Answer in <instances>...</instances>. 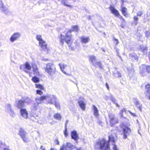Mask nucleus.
<instances>
[{"instance_id": "obj_1", "label": "nucleus", "mask_w": 150, "mask_h": 150, "mask_svg": "<svg viewBox=\"0 0 150 150\" xmlns=\"http://www.w3.org/2000/svg\"><path fill=\"white\" fill-rule=\"evenodd\" d=\"M108 140L107 141L104 138L99 139L96 142L95 145V149L100 150H111L110 148V142L112 143V144H115V141L114 137L112 135L108 136Z\"/></svg>"}, {"instance_id": "obj_2", "label": "nucleus", "mask_w": 150, "mask_h": 150, "mask_svg": "<svg viewBox=\"0 0 150 150\" xmlns=\"http://www.w3.org/2000/svg\"><path fill=\"white\" fill-rule=\"evenodd\" d=\"M41 36L38 35V41L40 47V50L41 52L44 53L48 54L49 53L50 50L47 47V44L46 42L41 38Z\"/></svg>"}, {"instance_id": "obj_3", "label": "nucleus", "mask_w": 150, "mask_h": 150, "mask_svg": "<svg viewBox=\"0 0 150 150\" xmlns=\"http://www.w3.org/2000/svg\"><path fill=\"white\" fill-rule=\"evenodd\" d=\"M45 99H46L48 103L51 104H54V102H56L57 100L56 97L53 95L43 96L40 98H38V105L41 103V101Z\"/></svg>"}, {"instance_id": "obj_4", "label": "nucleus", "mask_w": 150, "mask_h": 150, "mask_svg": "<svg viewBox=\"0 0 150 150\" xmlns=\"http://www.w3.org/2000/svg\"><path fill=\"white\" fill-rule=\"evenodd\" d=\"M71 36L70 31H68L66 33L65 38L64 36L62 34H61L59 38L60 43L61 45H63L64 42L65 41L69 45H70L71 40Z\"/></svg>"}, {"instance_id": "obj_5", "label": "nucleus", "mask_w": 150, "mask_h": 150, "mask_svg": "<svg viewBox=\"0 0 150 150\" xmlns=\"http://www.w3.org/2000/svg\"><path fill=\"white\" fill-rule=\"evenodd\" d=\"M45 69L49 75L52 76L55 74L56 70L55 65L52 62L48 63L46 65Z\"/></svg>"}, {"instance_id": "obj_6", "label": "nucleus", "mask_w": 150, "mask_h": 150, "mask_svg": "<svg viewBox=\"0 0 150 150\" xmlns=\"http://www.w3.org/2000/svg\"><path fill=\"white\" fill-rule=\"evenodd\" d=\"M96 58L94 56L89 57V61L93 66L98 67L100 69H103V66L100 62H97L96 60Z\"/></svg>"}, {"instance_id": "obj_7", "label": "nucleus", "mask_w": 150, "mask_h": 150, "mask_svg": "<svg viewBox=\"0 0 150 150\" xmlns=\"http://www.w3.org/2000/svg\"><path fill=\"white\" fill-rule=\"evenodd\" d=\"M108 116L110 120V125L111 127H113L115 124L118 122V119L112 113H109Z\"/></svg>"}, {"instance_id": "obj_8", "label": "nucleus", "mask_w": 150, "mask_h": 150, "mask_svg": "<svg viewBox=\"0 0 150 150\" xmlns=\"http://www.w3.org/2000/svg\"><path fill=\"white\" fill-rule=\"evenodd\" d=\"M122 129L123 132V137L124 139H126L127 137V136L129 135L130 133L131 130L130 128L123 124Z\"/></svg>"}, {"instance_id": "obj_9", "label": "nucleus", "mask_w": 150, "mask_h": 150, "mask_svg": "<svg viewBox=\"0 0 150 150\" xmlns=\"http://www.w3.org/2000/svg\"><path fill=\"white\" fill-rule=\"evenodd\" d=\"M109 9L112 13L114 14L116 16H119V18L121 19V20H122V18H123L120 15L119 11L111 5L110 6Z\"/></svg>"}, {"instance_id": "obj_10", "label": "nucleus", "mask_w": 150, "mask_h": 150, "mask_svg": "<svg viewBox=\"0 0 150 150\" xmlns=\"http://www.w3.org/2000/svg\"><path fill=\"white\" fill-rule=\"evenodd\" d=\"M74 146L69 142L67 143L66 145L63 144L62 147H61L60 150H72Z\"/></svg>"}, {"instance_id": "obj_11", "label": "nucleus", "mask_w": 150, "mask_h": 150, "mask_svg": "<svg viewBox=\"0 0 150 150\" xmlns=\"http://www.w3.org/2000/svg\"><path fill=\"white\" fill-rule=\"evenodd\" d=\"M26 133L24 130L22 128H21L19 131V134L21 136L25 142H27L28 141L27 137H26Z\"/></svg>"}, {"instance_id": "obj_12", "label": "nucleus", "mask_w": 150, "mask_h": 150, "mask_svg": "<svg viewBox=\"0 0 150 150\" xmlns=\"http://www.w3.org/2000/svg\"><path fill=\"white\" fill-rule=\"evenodd\" d=\"M71 139L77 143L79 137L77 131L75 130L72 131L71 132Z\"/></svg>"}, {"instance_id": "obj_13", "label": "nucleus", "mask_w": 150, "mask_h": 150, "mask_svg": "<svg viewBox=\"0 0 150 150\" xmlns=\"http://www.w3.org/2000/svg\"><path fill=\"white\" fill-rule=\"evenodd\" d=\"M133 101L136 106L139 108L141 112H142V104L139 101L138 99L137 98H134L133 99Z\"/></svg>"}, {"instance_id": "obj_14", "label": "nucleus", "mask_w": 150, "mask_h": 150, "mask_svg": "<svg viewBox=\"0 0 150 150\" xmlns=\"http://www.w3.org/2000/svg\"><path fill=\"white\" fill-rule=\"evenodd\" d=\"M139 49L142 52L144 55H147L148 54V47L144 45H140Z\"/></svg>"}, {"instance_id": "obj_15", "label": "nucleus", "mask_w": 150, "mask_h": 150, "mask_svg": "<svg viewBox=\"0 0 150 150\" xmlns=\"http://www.w3.org/2000/svg\"><path fill=\"white\" fill-rule=\"evenodd\" d=\"M139 73L141 76H144L146 74V73L144 64H143L139 67Z\"/></svg>"}, {"instance_id": "obj_16", "label": "nucleus", "mask_w": 150, "mask_h": 150, "mask_svg": "<svg viewBox=\"0 0 150 150\" xmlns=\"http://www.w3.org/2000/svg\"><path fill=\"white\" fill-rule=\"evenodd\" d=\"M20 35L19 33H16L12 35L10 38V40L11 42H13L17 39L20 36Z\"/></svg>"}, {"instance_id": "obj_17", "label": "nucleus", "mask_w": 150, "mask_h": 150, "mask_svg": "<svg viewBox=\"0 0 150 150\" xmlns=\"http://www.w3.org/2000/svg\"><path fill=\"white\" fill-rule=\"evenodd\" d=\"M21 115L24 118H28V113L26 110L25 109H21L20 110Z\"/></svg>"}, {"instance_id": "obj_18", "label": "nucleus", "mask_w": 150, "mask_h": 150, "mask_svg": "<svg viewBox=\"0 0 150 150\" xmlns=\"http://www.w3.org/2000/svg\"><path fill=\"white\" fill-rule=\"evenodd\" d=\"M80 40L81 43H88L90 40V39L88 37H85L83 36L80 38Z\"/></svg>"}, {"instance_id": "obj_19", "label": "nucleus", "mask_w": 150, "mask_h": 150, "mask_svg": "<svg viewBox=\"0 0 150 150\" xmlns=\"http://www.w3.org/2000/svg\"><path fill=\"white\" fill-rule=\"evenodd\" d=\"M45 88L43 85L38 84V94L43 95L42 91H45Z\"/></svg>"}, {"instance_id": "obj_20", "label": "nucleus", "mask_w": 150, "mask_h": 150, "mask_svg": "<svg viewBox=\"0 0 150 150\" xmlns=\"http://www.w3.org/2000/svg\"><path fill=\"white\" fill-rule=\"evenodd\" d=\"M25 103L24 100H19L18 101L17 104V107L21 109H22V108L24 106V104Z\"/></svg>"}, {"instance_id": "obj_21", "label": "nucleus", "mask_w": 150, "mask_h": 150, "mask_svg": "<svg viewBox=\"0 0 150 150\" xmlns=\"http://www.w3.org/2000/svg\"><path fill=\"white\" fill-rule=\"evenodd\" d=\"M113 76L117 78H120L122 76L121 73L117 70V68H115V70L113 73Z\"/></svg>"}, {"instance_id": "obj_22", "label": "nucleus", "mask_w": 150, "mask_h": 150, "mask_svg": "<svg viewBox=\"0 0 150 150\" xmlns=\"http://www.w3.org/2000/svg\"><path fill=\"white\" fill-rule=\"evenodd\" d=\"M78 103L81 109L83 110H85V109L86 104L85 103L84 101L80 100L78 101Z\"/></svg>"}, {"instance_id": "obj_23", "label": "nucleus", "mask_w": 150, "mask_h": 150, "mask_svg": "<svg viewBox=\"0 0 150 150\" xmlns=\"http://www.w3.org/2000/svg\"><path fill=\"white\" fill-rule=\"evenodd\" d=\"M92 109L93 110V114L94 116L96 117H97L98 115V110L97 108L94 105L92 106Z\"/></svg>"}, {"instance_id": "obj_24", "label": "nucleus", "mask_w": 150, "mask_h": 150, "mask_svg": "<svg viewBox=\"0 0 150 150\" xmlns=\"http://www.w3.org/2000/svg\"><path fill=\"white\" fill-rule=\"evenodd\" d=\"M24 68L25 69L24 70L26 72H28V71H26V69L30 70L31 69V67L28 62H26L24 64Z\"/></svg>"}, {"instance_id": "obj_25", "label": "nucleus", "mask_w": 150, "mask_h": 150, "mask_svg": "<svg viewBox=\"0 0 150 150\" xmlns=\"http://www.w3.org/2000/svg\"><path fill=\"white\" fill-rule=\"evenodd\" d=\"M129 57L132 60H135L137 61L138 60V57L137 56L136 54L134 53L130 54Z\"/></svg>"}, {"instance_id": "obj_26", "label": "nucleus", "mask_w": 150, "mask_h": 150, "mask_svg": "<svg viewBox=\"0 0 150 150\" xmlns=\"http://www.w3.org/2000/svg\"><path fill=\"white\" fill-rule=\"evenodd\" d=\"M79 30V28H78V26L77 25L73 26L72 28H71V30H70L69 31H71V33L72 31H75L76 34H78L79 33L78 31Z\"/></svg>"}, {"instance_id": "obj_27", "label": "nucleus", "mask_w": 150, "mask_h": 150, "mask_svg": "<svg viewBox=\"0 0 150 150\" xmlns=\"http://www.w3.org/2000/svg\"><path fill=\"white\" fill-rule=\"evenodd\" d=\"M127 9L125 7H122L121 11L122 14L126 17H127L128 14L127 12Z\"/></svg>"}, {"instance_id": "obj_28", "label": "nucleus", "mask_w": 150, "mask_h": 150, "mask_svg": "<svg viewBox=\"0 0 150 150\" xmlns=\"http://www.w3.org/2000/svg\"><path fill=\"white\" fill-rule=\"evenodd\" d=\"M54 117L55 119L58 120H61L62 115L60 113H55L54 115Z\"/></svg>"}, {"instance_id": "obj_29", "label": "nucleus", "mask_w": 150, "mask_h": 150, "mask_svg": "<svg viewBox=\"0 0 150 150\" xmlns=\"http://www.w3.org/2000/svg\"><path fill=\"white\" fill-rule=\"evenodd\" d=\"M145 93H150V84L148 83L145 86Z\"/></svg>"}, {"instance_id": "obj_30", "label": "nucleus", "mask_w": 150, "mask_h": 150, "mask_svg": "<svg viewBox=\"0 0 150 150\" xmlns=\"http://www.w3.org/2000/svg\"><path fill=\"white\" fill-rule=\"evenodd\" d=\"M59 66L62 71L65 74H66V73L63 71V69L65 67L67 66V65L64 64H59Z\"/></svg>"}, {"instance_id": "obj_31", "label": "nucleus", "mask_w": 150, "mask_h": 150, "mask_svg": "<svg viewBox=\"0 0 150 150\" xmlns=\"http://www.w3.org/2000/svg\"><path fill=\"white\" fill-rule=\"evenodd\" d=\"M67 0H62L61 2V3L62 4L65 5L66 6L69 7L70 8L72 7V6H71L67 4Z\"/></svg>"}, {"instance_id": "obj_32", "label": "nucleus", "mask_w": 150, "mask_h": 150, "mask_svg": "<svg viewBox=\"0 0 150 150\" xmlns=\"http://www.w3.org/2000/svg\"><path fill=\"white\" fill-rule=\"evenodd\" d=\"M144 65L145 67V69H146V72H147L148 73H150V66L146 65L144 64Z\"/></svg>"}, {"instance_id": "obj_33", "label": "nucleus", "mask_w": 150, "mask_h": 150, "mask_svg": "<svg viewBox=\"0 0 150 150\" xmlns=\"http://www.w3.org/2000/svg\"><path fill=\"white\" fill-rule=\"evenodd\" d=\"M128 72L129 76L130 77H131L134 74V71L133 69H131V70H129V69H127Z\"/></svg>"}, {"instance_id": "obj_34", "label": "nucleus", "mask_w": 150, "mask_h": 150, "mask_svg": "<svg viewBox=\"0 0 150 150\" xmlns=\"http://www.w3.org/2000/svg\"><path fill=\"white\" fill-rule=\"evenodd\" d=\"M109 98L110 100L112 101V102L113 103H116V101L115 100V98L113 97V96L112 95L110 94Z\"/></svg>"}, {"instance_id": "obj_35", "label": "nucleus", "mask_w": 150, "mask_h": 150, "mask_svg": "<svg viewBox=\"0 0 150 150\" xmlns=\"http://www.w3.org/2000/svg\"><path fill=\"white\" fill-rule=\"evenodd\" d=\"M138 19L139 18L137 16H134L133 18V21L134 22L135 25L137 24Z\"/></svg>"}, {"instance_id": "obj_36", "label": "nucleus", "mask_w": 150, "mask_h": 150, "mask_svg": "<svg viewBox=\"0 0 150 150\" xmlns=\"http://www.w3.org/2000/svg\"><path fill=\"white\" fill-rule=\"evenodd\" d=\"M35 66H33V74L34 75H35L37 74L38 72L37 68L36 67V66H35V68L34 67Z\"/></svg>"}, {"instance_id": "obj_37", "label": "nucleus", "mask_w": 150, "mask_h": 150, "mask_svg": "<svg viewBox=\"0 0 150 150\" xmlns=\"http://www.w3.org/2000/svg\"><path fill=\"white\" fill-rule=\"evenodd\" d=\"M145 36L147 38H149V37H150V32L148 31H146L145 32Z\"/></svg>"}, {"instance_id": "obj_38", "label": "nucleus", "mask_w": 150, "mask_h": 150, "mask_svg": "<svg viewBox=\"0 0 150 150\" xmlns=\"http://www.w3.org/2000/svg\"><path fill=\"white\" fill-rule=\"evenodd\" d=\"M32 81L34 83L38 82V77L36 76H34L32 79Z\"/></svg>"}, {"instance_id": "obj_39", "label": "nucleus", "mask_w": 150, "mask_h": 150, "mask_svg": "<svg viewBox=\"0 0 150 150\" xmlns=\"http://www.w3.org/2000/svg\"><path fill=\"white\" fill-rule=\"evenodd\" d=\"M113 40H114V42L115 44L116 45H117L119 44V42L118 39L114 37L113 38Z\"/></svg>"}, {"instance_id": "obj_40", "label": "nucleus", "mask_w": 150, "mask_h": 150, "mask_svg": "<svg viewBox=\"0 0 150 150\" xmlns=\"http://www.w3.org/2000/svg\"><path fill=\"white\" fill-rule=\"evenodd\" d=\"M64 134L65 137H67L68 135L67 128H65V130L64 131Z\"/></svg>"}, {"instance_id": "obj_41", "label": "nucleus", "mask_w": 150, "mask_h": 150, "mask_svg": "<svg viewBox=\"0 0 150 150\" xmlns=\"http://www.w3.org/2000/svg\"><path fill=\"white\" fill-rule=\"evenodd\" d=\"M54 104L55 106L57 108H59V103L57 102V101H56V102H54Z\"/></svg>"}, {"instance_id": "obj_42", "label": "nucleus", "mask_w": 150, "mask_h": 150, "mask_svg": "<svg viewBox=\"0 0 150 150\" xmlns=\"http://www.w3.org/2000/svg\"><path fill=\"white\" fill-rule=\"evenodd\" d=\"M115 50L116 51V52L117 53V55H118V56H119V49H118L117 47H116V46H115Z\"/></svg>"}, {"instance_id": "obj_43", "label": "nucleus", "mask_w": 150, "mask_h": 150, "mask_svg": "<svg viewBox=\"0 0 150 150\" xmlns=\"http://www.w3.org/2000/svg\"><path fill=\"white\" fill-rule=\"evenodd\" d=\"M142 14L143 13L142 11H139L137 13V15L138 16H141L142 15Z\"/></svg>"}, {"instance_id": "obj_44", "label": "nucleus", "mask_w": 150, "mask_h": 150, "mask_svg": "<svg viewBox=\"0 0 150 150\" xmlns=\"http://www.w3.org/2000/svg\"><path fill=\"white\" fill-rule=\"evenodd\" d=\"M113 150H118L116 145L115 144H113Z\"/></svg>"}, {"instance_id": "obj_45", "label": "nucleus", "mask_w": 150, "mask_h": 150, "mask_svg": "<svg viewBox=\"0 0 150 150\" xmlns=\"http://www.w3.org/2000/svg\"><path fill=\"white\" fill-rule=\"evenodd\" d=\"M145 94L146 97L150 100V93H146Z\"/></svg>"}, {"instance_id": "obj_46", "label": "nucleus", "mask_w": 150, "mask_h": 150, "mask_svg": "<svg viewBox=\"0 0 150 150\" xmlns=\"http://www.w3.org/2000/svg\"><path fill=\"white\" fill-rule=\"evenodd\" d=\"M105 86L108 90H109V86L107 83H106L105 84Z\"/></svg>"}, {"instance_id": "obj_47", "label": "nucleus", "mask_w": 150, "mask_h": 150, "mask_svg": "<svg viewBox=\"0 0 150 150\" xmlns=\"http://www.w3.org/2000/svg\"><path fill=\"white\" fill-rule=\"evenodd\" d=\"M97 123L99 125H101L102 124V122L100 120H98L97 122Z\"/></svg>"}, {"instance_id": "obj_48", "label": "nucleus", "mask_w": 150, "mask_h": 150, "mask_svg": "<svg viewBox=\"0 0 150 150\" xmlns=\"http://www.w3.org/2000/svg\"><path fill=\"white\" fill-rule=\"evenodd\" d=\"M68 120H67L66 121V122L65 124V128H67V124L68 123Z\"/></svg>"}, {"instance_id": "obj_49", "label": "nucleus", "mask_w": 150, "mask_h": 150, "mask_svg": "<svg viewBox=\"0 0 150 150\" xmlns=\"http://www.w3.org/2000/svg\"><path fill=\"white\" fill-rule=\"evenodd\" d=\"M130 113V114L134 116H136V115L135 113H132V112H131V111H129V112Z\"/></svg>"}, {"instance_id": "obj_50", "label": "nucleus", "mask_w": 150, "mask_h": 150, "mask_svg": "<svg viewBox=\"0 0 150 150\" xmlns=\"http://www.w3.org/2000/svg\"><path fill=\"white\" fill-rule=\"evenodd\" d=\"M55 143L56 144H58V145H59V142L58 141V139H56L55 141Z\"/></svg>"}, {"instance_id": "obj_51", "label": "nucleus", "mask_w": 150, "mask_h": 150, "mask_svg": "<svg viewBox=\"0 0 150 150\" xmlns=\"http://www.w3.org/2000/svg\"><path fill=\"white\" fill-rule=\"evenodd\" d=\"M40 150H45V148L43 147L41 145L40 147Z\"/></svg>"}, {"instance_id": "obj_52", "label": "nucleus", "mask_w": 150, "mask_h": 150, "mask_svg": "<svg viewBox=\"0 0 150 150\" xmlns=\"http://www.w3.org/2000/svg\"><path fill=\"white\" fill-rule=\"evenodd\" d=\"M122 24H124V23H125V19L124 18H122Z\"/></svg>"}, {"instance_id": "obj_53", "label": "nucleus", "mask_w": 150, "mask_h": 150, "mask_svg": "<svg viewBox=\"0 0 150 150\" xmlns=\"http://www.w3.org/2000/svg\"><path fill=\"white\" fill-rule=\"evenodd\" d=\"M125 111V109H123L121 111V112H120V114L122 115V113H123V111ZM122 116H121V117Z\"/></svg>"}, {"instance_id": "obj_54", "label": "nucleus", "mask_w": 150, "mask_h": 150, "mask_svg": "<svg viewBox=\"0 0 150 150\" xmlns=\"http://www.w3.org/2000/svg\"><path fill=\"white\" fill-rule=\"evenodd\" d=\"M42 60L44 61H46L48 60V59H45V58H42Z\"/></svg>"}, {"instance_id": "obj_55", "label": "nucleus", "mask_w": 150, "mask_h": 150, "mask_svg": "<svg viewBox=\"0 0 150 150\" xmlns=\"http://www.w3.org/2000/svg\"><path fill=\"white\" fill-rule=\"evenodd\" d=\"M4 150H10L7 147L4 148Z\"/></svg>"}, {"instance_id": "obj_56", "label": "nucleus", "mask_w": 150, "mask_h": 150, "mask_svg": "<svg viewBox=\"0 0 150 150\" xmlns=\"http://www.w3.org/2000/svg\"><path fill=\"white\" fill-rule=\"evenodd\" d=\"M121 2H122V5L121 6V7H122V6L123 5V4H124V0H121Z\"/></svg>"}, {"instance_id": "obj_57", "label": "nucleus", "mask_w": 150, "mask_h": 150, "mask_svg": "<svg viewBox=\"0 0 150 150\" xmlns=\"http://www.w3.org/2000/svg\"><path fill=\"white\" fill-rule=\"evenodd\" d=\"M115 104H116L117 106L118 107H119L120 106L117 103H115Z\"/></svg>"}, {"instance_id": "obj_58", "label": "nucleus", "mask_w": 150, "mask_h": 150, "mask_svg": "<svg viewBox=\"0 0 150 150\" xmlns=\"http://www.w3.org/2000/svg\"><path fill=\"white\" fill-rule=\"evenodd\" d=\"M33 109H36L37 108H36V106H34L33 107Z\"/></svg>"}, {"instance_id": "obj_59", "label": "nucleus", "mask_w": 150, "mask_h": 150, "mask_svg": "<svg viewBox=\"0 0 150 150\" xmlns=\"http://www.w3.org/2000/svg\"><path fill=\"white\" fill-rule=\"evenodd\" d=\"M91 16H88V20H90L91 19Z\"/></svg>"}, {"instance_id": "obj_60", "label": "nucleus", "mask_w": 150, "mask_h": 150, "mask_svg": "<svg viewBox=\"0 0 150 150\" xmlns=\"http://www.w3.org/2000/svg\"><path fill=\"white\" fill-rule=\"evenodd\" d=\"M50 150H57L54 148H51L50 149Z\"/></svg>"}, {"instance_id": "obj_61", "label": "nucleus", "mask_w": 150, "mask_h": 150, "mask_svg": "<svg viewBox=\"0 0 150 150\" xmlns=\"http://www.w3.org/2000/svg\"><path fill=\"white\" fill-rule=\"evenodd\" d=\"M81 148H79L77 149V150H81Z\"/></svg>"}, {"instance_id": "obj_62", "label": "nucleus", "mask_w": 150, "mask_h": 150, "mask_svg": "<svg viewBox=\"0 0 150 150\" xmlns=\"http://www.w3.org/2000/svg\"><path fill=\"white\" fill-rule=\"evenodd\" d=\"M101 50H103V51L104 52H105V50H104V49L103 48H101Z\"/></svg>"}, {"instance_id": "obj_63", "label": "nucleus", "mask_w": 150, "mask_h": 150, "mask_svg": "<svg viewBox=\"0 0 150 150\" xmlns=\"http://www.w3.org/2000/svg\"><path fill=\"white\" fill-rule=\"evenodd\" d=\"M50 123L51 125H53L54 124V122H50Z\"/></svg>"}, {"instance_id": "obj_64", "label": "nucleus", "mask_w": 150, "mask_h": 150, "mask_svg": "<svg viewBox=\"0 0 150 150\" xmlns=\"http://www.w3.org/2000/svg\"><path fill=\"white\" fill-rule=\"evenodd\" d=\"M92 25H93L94 26H95V25H94V24L93 23V22H92Z\"/></svg>"}]
</instances>
